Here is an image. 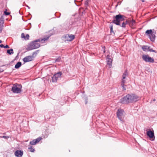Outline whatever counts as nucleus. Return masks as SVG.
Here are the masks:
<instances>
[{"instance_id": "obj_10", "label": "nucleus", "mask_w": 157, "mask_h": 157, "mask_svg": "<svg viewBox=\"0 0 157 157\" xmlns=\"http://www.w3.org/2000/svg\"><path fill=\"white\" fill-rule=\"evenodd\" d=\"M37 53L36 52H35L33 53V55L28 56L25 57L23 59V61L25 63L31 61L33 60L34 58L33 56Z\"/></svg>"}, {"instance_id": "obj_11", "label": "nucleus", "mask_w": 157, "mask_h": 157, "mask_svg": "<svg viewBox=\"0 0 157 157\" xmlns=\"http://www.w3.org/2000/svg\"><path fill=\"white\" fill-rule=\"evenodd\" d=\"M62 73L60 72H58L55 74L52 77V82H57L58 78L61 77Z\"/></svg>"}, {"instance_id": "obj_30", "label": "nucleus", "mask_w": 157, "mask_h": 157, "mask_svg": "<svg viewBox=\"0 0 157 157\" xmlns=\"http://www.w3.org/2000/svg\"><path fill=\"white\" fill-rule=\"evenodd\" d=\"M9 48V47L8 45H6V46H4V48Z\"/></svg>"}, {"instance_id": "obj_2", "label": "nucleus", "mask_w": 157, "mask_h": 157, "mask_svg": "<svg viewBox=\"0 0 157 157\" xmlns=\"http://www.w3.org/2000/svg\"><path fill=\"white\" fill-rule=\"evenodd\" d=\"M50 36H47L44 38L38 39L35 41H32L28 45L27 49L28 50H31L39 48L40 46V45L37 42L44 41L48 40Z\"/></svg>"}, {"instance_id": "obj_27", "label": "nucleus", "mask_w": 157, "mask_h": 157, "mask_svg": "<svg viewBox=\"0 0 157 157\" xmlns=\"http://www.w3.org/2000/svg\"><path fill=\"white\" fill-rule=\"evenodd\" d=\"M21 37L22 38H24L25 40H26V38L25 37V36L23 33H22L21 34Z\"/></svg>"}, {"instance_id": "obj_33", "label": "nucleus", "mask_w": 157, "mask_h": 157, "mask_svg": "<svg viewBox=\"0 0 157 157\" xmlns=\"http://www.w3.org/2000/svg\"><path fill=\"white\" fill-rule=\"evenodd\" d=\"M27 7H28V8L29 9L30 8L28 6H27Z\"/></svg>"}, {"instance_id": "obj_37", "label": "nucleus", "mask_w": 157, "mask_h": 157, "mask_svg": "<svg viewBox=\"0 0 157 157\" xmlns=\"http://www.w3.org/2000/svg\"><path fill=\"white\" fill-rule=\"evenodd\" d=\"M2 43V41L1 40L0 41V43Z\"/></svg>"}, {"instance_id": "obj_18", "label": "nucleus", "mask_w": 157, "mask_h": 157, "mask_svg": "<svg viewBox=\"0 0 157 157\" xmlns=\"http://www.w3.org/2000/svg\"><path fill=\"white\" fill-rule=\"evenodd\" d=\"M127 21H126L125 22H123L121 25L120 24V26L121 27L125 28L126 26V25L127 24Z\"/></svg>"}, {"instance_id": "obj_6", "label": "nucleus", "mask_w": 157, "mask_h": 157, "mask_svg": "<svg viewBox=\"0 0 157 157\" xmlns=\"http://www.w3.org/2000/svg\"><path fill=\"white\" fill-rule=\"evenodd\" d=\"M124 111L121 109H118L117 112V117L122 121H123V119L124 117Z\"/></svg>"}, {"instance_id": "obj_34", "label": "nucleus", "mask_w": 157, "mask_h": 157, "mask_svg": "<svg viewBox=\"0 0 157 157\" xmlns=\"http://www.w3.org/2000/svg\"><path fill=\"white\" fill-rule=\"evenodd\" d=\"M142 2H144V0H141Z\"/></svg>"}, {"instance_id": "obj_15", "label": "nucleus", "mask_w": 157, "mask_h": 157, "mask_svg": "<svg viewBox=\"0 0 157 157\" xmlns=\"http://www.w3.org/2000/svg\"><path fill=\"white\" fill-rule=\"evenodd\" d=\"M14 154L16 157H21L23 155V151L21 150H17L15 152Z\"/></svg>"}, {"instance_id": "obj_8", "label": "nucleus", "mask_w": 157, "mask_h": 157, "mask_svg": "<svg viewBox=\"0 0 157 157\" xmlns=\"http://www.w3.org/2000/svg\"><path fill=\"white\" fill-rule=\"evenodd\" d=\"M128 73L127 72V70L125 71L122 75V81L121 82V85L122 87L123 88V90H126V88L124 87V86H125L124 85V83L125 82V81L124 80L125 78L126 77L128 76Z\"/></svg>"}, {"instance_id": "obj_25", "label": "nucleus", "mask_w": 157, "mask_h": 157, "mask_svg": "<svg viewBox=\"0 0 157 157\" xmlns=\"http://www.w3.org/2000/svg\"><path fill=\"white\" fill-rule=\"evenodd\" d=\"M61 60V58L60 57H59L56 59L55 62H57Z\"/></svg>"}, {"instance_id": "obj_26", "label": "nucleus", "mask_w": 157, "mask_h": 157, "mask_svg": "<svg viewBox=\"0 0 157 157\" xmlns=\"http://www.w3.org/2000/svg\"><path fill=\"white\" fill-rule=\"evenodd\" d=\"M9 138V136H1L0 137V138H4L5 139H8Z\"/></svg>"}, {"instance_id": "obj_12", "label": "nucleus", "mask_w": 157, "mask_h": 157, "mask_svg": "<svg viewBox=\"0 0 157 157\" xmlns=\"http://www.w3.org/2000/svg\"><path fill=\"white\" fill-rule=\"evenodd\" d=\"M142 48L143 50L145 52L148 51L150 52H152L156 53V52L155 50H153L152 48H150V47L148 46H143L142 47Z\"/></svg>"}, {"instance_id": "obj_13", "label": "nucleus", "mask_w": 157, "mask_h": 157, "mask_svg": "<svg viewBox=\"0 0 157 157\" xmlns=\"http://www.w3.org/2000/svg\"><path fill=\"white\" fill-rule=\"evenodd\" d=\"M147 134L149 138L152 139V140H154L155 137L153 131H151V130H149L147 132Z\"/></svg>"}, {"instance_id": "obj_36", "label": "nucleus", "mask_w": 157, "mask_h": 157, "mask_svg": "<svg viewBox=\"0 0 157 157\" xmlns=\"http://www.w3.org/2000/svg\"><path fill=\"white\" fill-rule=\"evenodd\" d=\"M153 101H155V99H154L153 100Z\"/></svg>"}, {"instance_id": "obj_19", "label": "nucleus", "mask_w": 157, "mask_h": 157, "mask_svg": "<svg viewBox=\"0 0 157 157\" xmlns=\"http://www.w3.org/2000/svg\"><path fill=\"white\" fill-rule=\"evenodd\" d=\"M7 53L10 55H11L13 53V50L12 48H11L10 49L8 50H7Z\"/></svg>"}, {"instance_id": "obj_7", "label": "nucleus", "mask_w": 157, "mask_h": 157, "mask_svg": "<svg viewBox=\"0 0 157 157\" xmlns=\"http://www.w3.org/2000/svg\"><path fill=\"white\" fill-rule=\"evenodd\" d=\"M75 36L72 34H66L63 35L62 37L63 39L65 41H71L74 39Z\"/></svg>"}, {"instance_id": "obj_32", "label": "nucleus", "mask_w": 157, "mask_h": 157, "mask_svg": "<svg viewBox=\"0 0 157 157\" xmlns=\"http://www.w3.org/2000/svg\"><path fill=\"white\" fill-rule=\"evenodd\" d=\"M0 47L1 48H4V46L3 44H1L0 45Z\"/></svg>"}, {"instance_id": "obj_31", "label": "nucleus", "mask_w": 157, "mask_h": 157, "mask_svg": "<svg viewBox=\"0 0 157 157\" xmlns=\"http://www.w3.org/2000/svg\"><path fill=\"white\" fill-rule=\"evenodd\" d=\"M110 32L111 33L113 31V26H111L110 27Z\"/></svg>"}, {"instance_id": "obj_22", "label": "nucleus", "mask_w": 157, "mask_h": 157, "mask_svg": "<svg viewBox=\"0 0 157 157\" xmlns=\"http://www.w3.org/2000/svg\"><path fill=\"white\" fill-rule=\"evenodd\" d=\"M90 0H86V1L85 2V4L86 6H88L89 4V2Z\"/></svg>"}, {"instance_id": "obj_28", "label": "nucleus", "mask_w": 157, "mask_h": 157, "mask_svg": "<svg viewBox=\"0 0 157 157\" xmlns=\"http://www.w3.org/2000/svg\"><path fill=\"white\" fill-rule=\"evenodd\" d=\"M135 22V21L134 20H132V21H131V23H132V25H134Z\"/></svg>"}, {"instance_id": "obj_24", "label": "nucleus", "mask_w": 157, "mask_h": 157, "mask_svg": "<svg viewBox=\"0 0 157 157\" xmlns=\"http://www.w3.org/2000/svg\"><path fill=\"white\" fill-rule=\"evenodd\" d=\"M7 10H6L5 11H4V13L6 15H8L10 14V13L9 12H7Z\"/></svg>"}, {"instance_id": "obj_29", "label": "nucleus", "mask_w": 157, "mask_h": 157, "mask_svg": "<svg viewBox=\"0 0 157 157\" xmlns=\"http://www.w3.org/2000/svg\"><path fill=\"white\" fill-rule=\"evenodd\" d=\"M29 36L28 34H27L26 36H25V38H26V39H28L29 38Z\"/></svg>"}, {"instance_id": "obj_17", "label": "nucleus", "mask_w": 157, "mask_h": 157, "mask_svg": "<svg viewBox=\"0 0 157 157\" xmlns=\"http://www.w3.org/2000/svg\"><path fill=\"white\" fill-rule=\"evenodd\" d=\"M21 65V62H18L15 65V68L17 69L19 68Z\"/></svg>"}, {"instance_id": "obj_38", "label": "nucleus", "mask_w": 157, "mask_h": 157, "mask_svg": "<svg viewBox=\"0 0 157 157\" xmlns=\"http://www.w3.org/2000/svg\"><path fill=\"white\" fill-rule=\"evenodd\" d=\"M105 51L104 50V53H105Z\"/></svg>"}, {"instance_id": "obj_20", "label": "nucleus", "mask_w": 157, "mask_h": 157, "mask_svg": "<svg viewBox=\"0 0 157 157\" xmlns=\"http://www.w3.org/2000/svg\"><path fill=\"white\" fill-rule=\"evenodd\" d=\"M28 149L30 150V151L31 152H34L35 151V149L33 148L32 146H30L29 147Z\"/></svg>"}, {"instance_id": "obj_3", "label": "nucleus", "mask_w": 157, "mask_h": 157, "mask_svg": "<svg viewBox=\"0 0 157 157\" xmlns=\"http://www.w3.org/2000/svg\"><path fill=\"white\" fill-rule=\"evenodd\" d=\"M125 17L123 15L120 14L117 15L115 17V19H113V22L117 25H120V22L124 21Z\"/></svg>"}, {"instance_id": "obj_35", "label": "nucleus", "mask_w": 157, "mask_h": 157, "mask_svg": "<svg viewBox=\"0 0 157 157\" xmlns=\"http://www.w3.org/2000/svg\"><path fill=\"white\" fill-rule=\"evenodd\" d=\"M87 100H86V104H87Z\"/></svg>"}, {"instance_id": "obj_21", "label": "nucleus", "mask_w": 157, "mask_h": 157, "mask_svg": "<svg viewBox=\"0 0 157 157\" xmlns=\"http://www.w3.org/2000/svg\"><path fill=\"white\" fill-rule=\"evenodd\" d=\"M4 17L3 16H2L1 17L0 19V23L2 24H3L4 23Z\"/></svg>"}, {"instance_id": "obj_1", "label": "nucleus", "mask_w": 157, "mask_h": 157, "mask_svg": "<svg viewBox=\"0 0 157 157\" xmlns=\"http://www.w3.org/2000/svg\"><path fill=\"white\" fill-rule=\"evenodd\" d=\"M138 96L135 94H128L121 99L120 101L123 104L136 102L139 100Z\"/></svg>"}, {"instance_id": "obj_9", "label": "nucleus", "mask_w": 157, "mask_h": 157, "mask_svg": "<svg viewBox=\"0 0 157 157\" xmlns=\"http://www.w3.org/2000/svg\"><path fill=\"white\" fill-rule=\"evenodd\" d=\"M142 58L143 60L146 62L153 63L154 61V59L150 57L148 55H144Z\"/></svg>"}, {"instance_id": "obj_5", "label": "nucleus", "mask_w": 157, "mask_h": 157, "mask_svg": "<svg viewBox=\"0 0 157 157\" xmlns=\"http://www.w3.org/2000/svg\"><path fill=\"white\" fill-rule=\"evenodd\" d=\"M21 85L20 84H15L13 85L11 89V91L13 93L18 94L21 91Z\"/></svg>"}, {"instance_id": "obj_16", "label": "nucleus", "mask_w": 157, "mask_h": 157, "mask_svg": "<svg viewBox=\"0 0 157 157\" xmlns=\"http://www.w3.org/2000/svg\"><path fill=\"white\" fill-rule=\"evenodd\" d=\"M109 56L108 55L107 56V58L108 59V60L107 61V63L108 65L110 66L112 65V59L109 58Z\"/></svg>"}, {"instance_id": "obj_14", "label": "nucleus", "mask_w": 157, "mask_h": 157, "mask_svg": "<svg viewBox=\"0 0 157 157\" xmlns=\"http://www.w3.org/2000/svg\"><path fill=\"white\" fill-rule=\"evenodd\" d=\"M41 139V137H39L33 140V141H30V144L32 145H35L38 143Z\"/></svg>"}, {"instance_id": "obj_4", "label": "nucleus", "mask_w": 157, "mask_h": 157, "mask_svg": "<svg viewBox=\"0 0 157 157\" xmlns=\"http://www.w3.org/2000/svg\"><path fill=\"white\" fill-rule=\"evenodd\" d=\"M156 34V32L154 31V30L152 31L151 29L147 30L145 32V34L148 36L151 41H155Z\"/></svg>"}, {"instance_id": "obj_23", "label": "nucleus", "mask_w": 157, "mask_h": 157, "mask_svg": "<svg viewBox=\"0 0 157 157\" xmlns=\"http://www.w3.org/2000/svg\"><path fill=\"white\" fill-rule=\"evenodd\" d=\"M3 24H2L0 23V30L1 32L2 31L3 27Z\"/></svg>"}]
</instances>
